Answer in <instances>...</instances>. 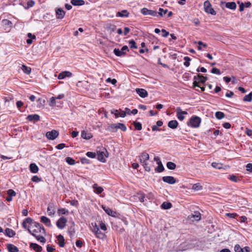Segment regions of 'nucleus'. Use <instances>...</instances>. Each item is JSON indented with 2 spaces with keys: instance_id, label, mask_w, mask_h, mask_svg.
<instances>
[{
  "instance_id": "obj_39",
  "label": "nucleus",
  "mask_w": 252,
  "mask_h": 252,
  "mask_svg": "<svg viewBox=\"0 0 252 252\" xmlns=\"http://www.w3.org/2000/svg\"><path fill=\"white\" fill-rule=\"evenodd\" d=\"M32 236L34 237L37 240L40 241L42 243H45L46 242V239L43 236L33 234H32Z\"/></svg>"
},
{
  "instance_id": "obj_32",
  "label": "nucleus",
  "mask_w": 252,
  "mask_h": 252,
  "mask_svg": "<svg viewBox=\"0 0 252 252\" xmlns=\"http://www.w3.org/2000/svg\"><path fill=\"white\" fill-rule=\"evenodd\" d=\"M93 187L94 189V192L97 194L101 193L103 190V188L101 187L98 186V185L96 184H94L93 185Z\"/></svg>"
},
{
  "instance_id": "obj_4",
  "label": "nucleus",
  "mask_w": 252,
  "mask_h": 252,
  "mask_svg": "<svg viewBox=\"0 0 252 252\" xmlns=\"http://www.w3.org/2000/svg\"><path fill=\"white\" fill-rule=\"evenodd\" d=\"M201 218V215L198 211L194 212L193 214L189 215L188 217V220L189 221L193 222L194 221H199Z\"/></svg>"
},
{
  "instance_id": "obj_53",
  "label": "nucleus",
  "mask_w": 252,
  "mask_h": 252,
  "mask_svg": "<svg viewBox=\"0 0 252 252\" xmlns=\"http://www.w3.org/2000/svg\"><path fill=\"white\" fill-rule=\"evenodd\" d=\"M228 179L230 180H231V181L235 182V183H237L239 181H240V180L238 179V177L234 175H232L230 176L228 178Z\"/></svg>"
},
{
  "instance_id": "obj_42",
  "label": "nucleus",
  "mask_w": 252,
  "mask_h": 252,
  "mask_svg": "<svg viewBox=\"0 0 252 252\" xmlns=\"http://www.w3.org/2000/svg\"><path fill=\"white\" fill-rule=\"evenodd\" d=\"M215 116L218 120H221L225 116L224 114L220 111H217L215 113Z\"/></svg>"
},
{
  "instance_id": "obj_7",
  "label": "nucleus",
  "mask_w": 252,
  "mask_h": 252,
  "mask_svg": "<svg viewBox=\"0 0 252 252\" xmlns=\"http://www.w3.org/2000/svg\"><path fill=\"white\" fill-rule=\"evenodd\" d=\"M59 135V132L56 130H52L50 131H48L46 133V137L49 140H54Z\"/></svg>"
},
{
  "instance_id": "obj_35",
  "label": "nucleus",
  "mask_w": 252,
  "mask_h": 252,
  "mask_svg": "<svg viewBox=\"0 0 252 252\" xmlns=\"http://www.w3.org/2000/svg\"><path fill=\"white\" fill-rule=\"evenodd\" d=\"M118 124H111L108 127L109 131L112 132H116L117 130L119 128Z\"/></svg>"
},
{
  "instance_id": "obj_24",
  "label": "nucleus",
  "mask_w": 252,
  "mask_h": 252,
  "mask_svg": "<svg viewBox=\"0 0 252 252\" xmlns=\"http://www.w3.org/2000/svg\"><path fill=\"white\" fill-rule=\"evenodd\" d=\"M47 211L49 216L54 215L55 211L54 210V206L53 204H49L48 205Z\"/></svg>"
},
{
  "instance_id": "obj_38",
  "label": "nucleus",
  "mask_w": 252,
  "mask_h": 252,
  "mask_svg": "<svg viewBox=\"0 0 252 252\" xmlns=\"http://www.w3.org/2000/svg\"><path fill=\"white\" fill-rule=\"evenodd\" d=\"M58 214L59 216L61 215H68L69 214V211L65 208H61L58 209Z\"/></svg>"
},
{
  "instance_id": "obj_61",
  "label": "nucleus",
  "mask_w": 252,
  "mask_h": 252,
  "mask_svg": "<svg viewBox=\"0 0 252 252\" xmlns=\"http://www.w3.org/2000/svg\"><path fill=\"white\" fill-rule=\"evenodd\" d=\"M86 156L90 158H94L96 156V154L95 153L92 152H88L86 153Z\"/></svg>"
},
{
  "instance_id": "obj_55",
  "label": "nucleus",
  "mask_w": 252,
  "mask_h": 252,
  "mask_svg": "<svg viewBox=\"0 0 252 252\" xmlns=\"http://www.w3.org/2000/svg\"><path fill=\"white\" fill-rule=\"evenodd\" d=\"M7 195L9 196H11V197H13V196H15L16 194V192H15L14 190H13V189H8L7 191Z\"/></svg>"
},
{
  "instance_id": "obj_6",
  "label": "nucleus",
  "mask_w": 252,
  "mask_h": 252,
  "mask_svg": "<svg viewBox=\"0 0 252 252\" xmlns=\"http://www.w3.org/2000/svg\"><path fill=\"white\" fill-rule=\"evenodd\" d=\"M67 221V219L64 217H61L56 222L57 226L60 229L64 228Z\"/></svg>"
},
{
  "instance_id": "obj_48",
  "label": "nucleus",
  "mask_w": 252,
  "mask_h": 252,
  "mask_svg": "<svg viewBox=\"0 0 252 252\" xmlns=\"http://www.w3.org/2000/svg\"><path fill=\"white\" fill-rule=\"evenodd\" d=\"M212 166L215 168L216 169H221L222 168V164L220 163H217V162H212Z\"/></svg>"
},
{
  "instance_id": "obj_63",
  "label": "nucleus",
  "mask_w": 252,
  "mask_h": 252,
  "mask_svg": "<svg viewBox=\"0 0 252 252\" xmlns=\"http://www.w3.org/2000/svg\"><path fill=\"white\" fill-rule=\"evenodd\" d=\"M106 81L107 82H111L112 84L115 85L117 83V80L115 79H111L110 78H108L106 79Z\"/></svg>"
},
{
  "instance_id": "obj_47",
  "label": "nucleus",
  "mask_w": 252,
  "mask_h": 252,
  "mask_svg": "<svg viewBox=\"0 0 252 252\" xmlns=\"http://www.w3.org/2000/svg\"><path fill=\"white\" fill-rule=\"evenodd\" d=\"M168 12L167 9H163L161 8H159V12H158V15H159L161 17H163L166 13Z\"/></svg>"
},
{
  "instance_id": "obj_59",
  "label": "nucleus",
  "mask_w": 252,
  "mask_h": 252,
  "mask_svg": "<svg viewBox=\"0 0 252 252\" xmlns=\"http://www.w3.org/2000/svg\"><path fill=\"white\" fill-rule=\"evenodd\" d=\"M211 73L218 75H220L221 74L220 71L216 67H214L211 69Z\"/></svg>"
},
{
  "instance_id": "obj_3",
  "label": "nucleus",
  "mask_w": 252,
  "mask_h": 252,
  "mask_svg": "<svg viewBox=\"0 0 252 252\" xmlns=\"http://www.w3.org/2000/svg\"><path fill=\"white\" fill-rule=\"evenodd\" d=\"M204 7L205 11L209 14L212 15H215L216 14V11L212 8V5L209 0H206L204 3Z\"/></svg>"
},
{
  "instance_id": "obj_2",
  "label": "nucleus",
  "mask_w": 252,
  "mask_h": 252,
  "mask_svg": "<svg viewBox=\"0 0 252 252\" xmlns=\"http://www.w3.org/2000/svg\"><path fill=\"white\" fill-rule=\"evenodd\" d=\"M32 228H34V229L32 230V233L33 234H36V233H40L45 235V230L43 225L37 222H34L33 226Z\"/></svg>"
},
{
  "instance_id": "obj_18",
  "label": "nucleus",
  "mask_w": 252,
  "mask_h": 252,
  "mask_svg": "<svg viewBox=\"0 0 252 252\" xmlns=\"http://www.w3.org/2000/svg\"><path fill=\"white\" fill-rule=\"evenodd\" d=\"M27 119L29 121L37 122L40 120V116L37 114L29 115Z\"/></svg>"
},
{
  "instance_id": "obj_17",
  "label": "nucleus",
  "mask_w": 252,
  "mask_h": 252,
  "mask_svg": "<svg viewBox=\"0 0 252 252\" xmlns=\"http://www.w3.org/2000/svg\"><path fill=\"white\" fill-rule=\"evenodd\" d=\"M30 247L36 252H41L42 250V247L36 243H30Z\"/></svg>"
},
{
  "instance_id": "obj_34",
  "label": "nucleus",
  "mask_w": 252,
  "mask_h": 252,
  "mask_svg": "<svg viewBox=\"0 0 252 252\" xmlns=\"http://www.w3.org/2000/svg\"><path fill=\"white\" fill-rule=\"evenodd\" d=\"M94 234L97 238L100 239H104L106 237L105 234L104 233L102 232L99 229L98 230V231H97L96 232H95Z\"/></svg>"
},
{
  "instance_id": "obj_57",
  "label": "nucleus",
  "mask_w": 252,
  "mask_h": 252,
  "mask_svg": "<svg viewBox=\"0 0 252 252\" xmlns=\"http://www.w3.org/2000/svg\"><path fill=\"white\" fill-rule=\"evenodd\" d=\"M56 97H52L50 98V101L49 103V105L50 106L53 107L56 105Z\"/></svg>"
},
{
  "instance_id": "obj_28",
  "label": "nucleus",
  "mask_w": 252,
  "mask_h": 252,
  "mask_svg": "<svg viewBox=\"0 0 252 252\" xmlns=\"http://www.w3.org/2000/svg\"><path fill=\"white\" fill-rule=\"evenodd\" d=\"M4 234L9 237H12L15 235V232L12 229L6 228L5 230Z\"/></svg>"
},
{
  "instance_id": "obj_58",
  "label": "nucleus",
  "mask_w": 252,
  "mask_h": 252,
  "mask_svg": "<svg viewBox=\"0 0 252 252\" xmlns=\"http://www.w3.org/2000/svg\"><path fill=\"white\" fill-rule=\"evenodd\" d=\"M143 166L145 169V170L148 172H150L151 171V168L148 166V163L146 162H142Z\"/></svg>"
},
{
  "instance_id": "obj_52",
  "label": "nucleus",
  "mask_w": 252,
  "mask_h": 252,
  "mask_svg": "<svg viewBox=\"0 0 252 252\" xmlns=\"http://www.w3.org/2000/svg\"><path fill=\"white\" fill-rule=\"evenodd\" d=\"M198 47H197V48H198V50H202V47L201 46H203L205 48L207 47V45L205 43H204L203 42H202V41H199L198 42Z\"/></svg>"
},
{
  "instance_id": "obj_25",
  "label": "nucleus",
  "mask_w": 252,
  "mask_h": 252,
  "mask_svg": "<svg viewBox=\"0 0 252 252\" xmlns=\"http://www.w3.org/2000/svg\"><path fill=\"white\" fill-rule=\"evenodd\" d=\"M201 77L200 74H198L197 75L194 76L193 77V88H195V87H200V85H199V82H197V80H199V78Z\"/></svg>"
},
{
  "instance_id": "obj_9",
  "label": "nucleus",
  "mask_w": 252,
  "mask_h": 252,
  "mask_svg": "<svg viewBox=\"0 0 252 252\" xmlns=\"http://www.w3.org/2000/svg\"><path fill=\"white\" fill-rule=\"evenodd\" d=\"M176 111L177 118L180 121H183L185 119L184 115L188 114L187 111H182L180 107H177Z\"/></svg>"
},
{
  "instance_id": "obj_21",
  "label": "nucleus",
  "mask_w": 252,
  "mask_h": 252,
  "mask_svg": "<svg viewBox=\"0 0 252 252\" xmlns=\"http://www.w3.org/2000/svg\"><path fill=\"white\" fill-rule=\"evenodd\" d=\"M7 249L9 252H18L19 251L18 248L11 244L7 245Z\"/></svg>"
},
{
  "instance_id": "obj_15",
  "label": "nucleus",
  "mask_w": 252,
  "mask_h": 252,
  "mask_svg": "<svg viewBox=\"0 0 252 252\" xmlns=\"http://www.w3.org/2000/svg\"><path fill=\"white\" fill-rule=\"evenodd\" d=\"M139 160L140 163L146 162L149 159V155L146 152L142 153L139 157Z\"/></svg>"
},
{
  "instance_id": "obj_45",
  "label": "nucleus",
  "mask_w": 252,
  "mask_h": 252,
  "mask_svg": "<svg viewBox=\"0 0 252 252\" xmlns=\"http://www.w3.org/2000/svg\"><path fill=\"white\" fill-rule=\"evenodd\" d=\"M65 160V161L69 165H73L75 163L74 159L70 157H66Z\"/></svg>"
},
{
  "instance_id": "obj_41",
  "label": "nucleus",
  "mask_w": 252,
  "mask_h": 252,
  "mask_svg": "<svg viewBox=\"0 0 252 252\" xmlns=\"http://www.w3.org/2000/svg\"><path fill=\"white\" fill-rule=\"evenodd\" d=\"M166 166L170 170H174L176 167V165L171 161H168L166 163Z\"/></svg>"
},
{
  "instance_id": "obj_22",
  "label": "nucleus",
  "mask_w": 252,
  "mask_h": 252,
  "mask_svg": "<svg viewBox=\"0 0 252 252\" xmlns=\"http://www.w3.org/2000/svg\"><path fill=\"white\" fill-rule=\"evenodd\" d=\"M40 221L48 226H52L50 219L45 216H42L40 218Z\"/></svg>"
},
{
  "instance_id": "obj_8",
  "label": "nucleus",
  "mask_w": 252,
  "mask_h": 252,
  "mask_svg": "<svg viewBox=\"0 0 252 252\" xmlns=\"http://www.w3.org/2000/svg\"><path fill=\"white\" fill-rule=\"evenodd\" d=\"M56 16L58 19H62L64 18L65 12L62 8H56L55 9Z\"/></svg>"
},
{
  "instance_id": "obj_30",
  "label": "nucleus",
  "mask_w": 252,
  "mask_h": 252,
  "mask_svg": "<svg viewBox=\"0 0 252 252\" xmlns=\"http://www.w3.org/2000/svg\"><path fill=\"white\" fill-rule=\"evenodd\" d=\"M104 152L103 151L97 152V159L102 162H105L106 160L104 157Z\"/></svg>"
},
{
  "instance_id": "obj_14",
  "label": "nucleus",
  "mask_w": 252,
  "mask_h": 252,
  "mask_svg": "<svg viewBox=\"0 0 252 252\" xmlns=\"http://www.w3.org/2000/svg\"><path fill=\"white\" fill-rule=\"evenodd\" d=\"M220 3L221 5L225 3V7L231 10H235L237 7L236 4L235 2H225V1H221Z\"/></svg>"
},
{
  "instance_id": "obj_64",
  "label": "nucleus",
  "mask_w": 252,
  "mask_h": 252,
  "mask_svg": "<svg viewBox=\"0 0 252 252\" xmlns=\"http://www.w3.org/2000/svg\"><path fill=\"white\" fill-rule=\"evenodd\" d=\"M246 169L249 172H252V163H248L246 165Z\"/></svg>"
},
{
  "instance_id": "obj_50",
  "label": "nucleus",
  "mask_w": 252,
  "mask_h": 252,
  "mask_svg": "<svg viewBox=\"0 0 252 252\" xmlns=\"http://www.w3.org/2000/svg\"><path fill=\"white\" fill-rule=\"evenodd\" d=\"M237 221H239L241 223H248V218L244 216H241L239 217V220H237Z\"/></svg>"
},
{
  "instance_id": "obj_12",
  "label": "nucleus",
  "mask_w": 252,
  "mask_h": 252,
  "mask_svg": "<svg viewBox=\"0 0 252 252\" xmlns=\"http://www.w3.org/2000/svg\"><path fill=\"white\" fill-rule=\"evenodd\" d=\"M72 75L71 72L69 71H64L61 72L58 76V79H63L65 77H70Z\"/></svg>"
},
{
  "instance_id": "obj_11",
  "label": "nucleus",
  "mask_w": 252,
  "mask_h": 252,
  "mask_svg": "<svg viewBox=\"0 0 252 252\" xmlns=\"http://www.w3.org/2000/svg\"><path fill=\"white\" fill-rule=\"evenodd\" d=\"M162 181L169 184H174L176 182L175 178L172 176H164L162 178Z\"/></svg>"
},
{
  "instance_id": "obj_62",
  "label": "nucleus",
  "mask_w": 252,
  "mask_h": 252,
  "mask_svg": "<svg viewBox=\"0 0 252 252\" xmlns=\"http://www.w3.org/2000/svg\"><path fill=\"white\" fill-rule=\"evenodd\" d=\"M119 128L121 129L122 131H125L126 130V127L124 124L118 123Z\"/></svg>"
},
{
  "instance_id": "obj_51",
  "label": "nucleus",
  "mask_w": 252,
  "mask_h": 252,
  "mask_svg": "<svg viewBox=\"0 0 252 252\" xmlns=\"http://www.w3.org/2000/svg\"><path fill=\"white\" fill-rule=\"evenodd\" d=\"M129 45L130 48H134V49L137 48V46L136 45V42L133 39L129 41Z\"/></svg>"
},
{
  "instance_id": "obj_60",
  "label": "nucleus",
  "mask_w": 252,
  "mask_h": 252,
  "mask_svg": "<svg viewBox=\"0 0 252 252\" xmlns=\"http://www.w3.org/2000/svg\"><path fill=\"white\" fill-rule=\"evenodd\" d=\"M207 80L208 78L207 77L203 76L201 74V77L199 78V82H200L202 84H204Z\"/></svg>"
},
{
  "instance_id": "obj_13",
  "label": "nucleus",
  "mask_w": 252,
  "mask_h": 252,
  "mask_svg": "<svg viewBox=\"0 0 252 252\" xmlns=\"http://www.w3.org/2000/svg\"><path fill=\"white\" fill-rule=\"evenodd\" d=\"M136 93L141 97L145 98L148 95L147 91L144 89L137 88L135 89Z\"/></svg>"
},
{
  "instance_id": "obj_40",
  "label": "nucleus",
  "mask_w": 252,
  "mask_h": 252,
  "mask_svg": "<svg viewBox=\"0 0 252 252\" xmlns=\"http://www.w3.org/2000/svg\"><path fill=\"white\" fill-rule=\"evenodd\" d=\"M22 69L23 71V72L27 74H30L31 72V68L30 67H28L24 64L22 65Z\"/></svg>"
},
{
  "instance_id": "obj_43",
  "label": "nucleus",
  "mask_w": 252,
  "mask_h": 252,
  "mask_svg": "<svg viewBox=\"0 0 252 252\" xmlns=\"http://www.w3.org/2000/svg\"><path fill=\"white\" fill-rule=\"evenodd\" d=\"M244 101L251 102L252 100V92L247 95H246L243 98Z\"/></svg>"
},
{
  "instance_id": "obj_20",
  "label": "nucleus",
  "mask_w": 252,
  "mask_h": 252,
  "mask_svg": "<svg viewBox=\"0 0 252 252\" xmlns=\"http://www.w3.org/2000/svg\"><path fill=\"white\" fill-rule=\"evenodd\" d=\"M167 126L170 128L174 129L178 127V122L176 120H171L168 123Z\"/></svg>"
},
{
  "instance_id": "obj_31",
  "label": "nucleus",
  "mask_w": 252,
  "mask_h": 252,
  "mask_svg": "<svg viewBox=\"0 0 252 252\" xmlns=\"http://www.w3.org/2000/svg\"><path fill=\"white\" fill-rule=\"evenodd\" d=\"M30 171L32 173H36L38 171V167L35 163H31L30 165Z\"/></svg>"
},
{
  "instance_id": "obj_5",
  "label": "nucleus",
  "mask_w": 252,
  "mask_h": 252,
  "mask_svg": "<svg viewBox=\"0 0 252 252\" xmlns=\"http://www.w3.org/2000/svg\"><path fill=\"white\" fill-rule=\"evenodd\" d=\"M140 11L144 15H151L154 17L158 16V12L157 11L148 9L146 7L142 8Z\"/></svg>"
},
{
  "instance_id": "obj_44",
  "label": "nucleus",
  "mask_w": 252,
  "mask_h": 252,
  "mask_svg": "<svg viewBox=\"0 0 252 252\" xmlns=\"http://www.w3.org/2000/svg\"><path fill=\"white\" fill-rule=\"evenodd\" d=\"M133 125L136 130H140L142 128V124L140 122H133Z\"/></svg>"
},
{
  "instance_id": "obj_29",
  "label": "nucleus",
  "mask_w": 252,
  "mask_h": 252,
  "mask_svg": "<svg viewBox=\"0 0 252 252\" xmlns=\"http://www.w3.org/2000/svg\"><path fill=\"white\" fill-rule=\"evenodd\" d=\"M70 2L74 6H81L85 4L83 0H71Z\"/></svg>"
},
{
  "instance_id": "obj_49",
  "label": "nucleus",
  "mask_w": 252,
  "mask_h": 252,
  "mask_svg": "<svg viewBox=\"0 0 252 252\" xmlns=\"http://www.w3.org/2000/svg\"><path fill=\"white\" fill-rule=\"evenodd\" d=\"M184 60L185 61L184 63V65L187 67L189 66L190 65L189 62L191 61V59L188 56H186L184 57Z\"/></svg>"
},
{
  "instance_id": "obj_36",
  "label": "nucleus",
  "mask_w": 252,
  "mask_h": 252,
  "mask_svg": "<svg viewBox=\"0 0 252 252\" xmlns=\"http://www.w3.org/2000/svg\"><path fill=\"white\" fill-rule=\"evenodd\" d=\"M115 55L118 57H121L126 55V52L119 50V49L115 48L113 51Z\"/></svg>"
},
{
  "instance_id": "obj_27",
  "label": "nucleus",
  "mask_w": 252,
  "mask_h": 252,
  "mask_svg": "<svg viewBox=\"0 0 252 252\" xmlns=\"http://www.w3.org/2000/svg\"><path fill=\"white\" fill-rule=\"evenodd\" d=\"M74 223L72 222V225L69 227L68 229V233L70 238L73 237L75 234V228H74Z\"/></svg>"
},
{
  "instance_id": "obj_23",
  "label": "nucleus",
  "mask_w": 252,
  "mask_h": 252,
  "mask_svg": "<svg viewBox=\"0 0 252 252\" xmlns=\"http://www.w3.org/2000/svg\"><path fill=\"white\" fill-rule=\"evenodd\" d=\"M81 137L83 139L88 140L91 139L93 137V135L91 133L88 132L85 130H83L81 132Z\"/></svg>"
},
{
  "instance_id": "obj_16",
  "label": "nucleus",
  "mask_w": 252,
  "mask_h": 252,
  "mask_svg": "<svg viewBox=\"0 0 252 252\" xmlns=\"http://www.w3.org/2000/svg\"><path fill=\"white\" fill-rule=\"evenodd\" d=\"M102 208L104 210L105 213L107 214L108 215L111 216L112 217H115V215L117 214L116 212L113 211L110 208L106 206H104L103 205L102 206Z\"/></svg>"
},
{
  "instance_id": "obj_37",
  "label": "nucleus",
  "mask_w": 252,
  "mask_h": 252,
  "mask_svg": "<svg viewBox=\"0 0 252 252\" xmlns=\"http://www.w3.org/2000/svg\"><path fill=\"white\" fill-rule=\"evenodd\" d=\"M172 207V204L170 202H164L161 205V208L163 209H169Z\"/></svg>"
},
{
  "instance_id": "obj_46",
  "label": "nucleus",
  "mask_w": 252,
  "mask_h": 252,
  "mask_svg": "<svg viewBox=\"0 0 252 252\" xmlns=\"http://www.w3.org/2000/svg\"><path fill=\"white\" fill-rule=\"evenodd\" d=\"M203 189L202 186L200 185V183H196L193 185L192 189L195 190H201Z\"/></svg>"
},
{
  "instance_id": "obj_54",
  "label": "nucleus",
  "mask_w": 252,
  "mask_h": 252,
  "mask_svg": "<svg viewBox=\"0 0 252 252\" xmlns=\"http://www.w3.org/2000/svg\"><path fill=\"white\" fill-rule=\"evenodd\" d=\"M80 161L82 164H89L90 163V160L85 157L80 158Z\"/></svg>"
},
{
  "instance_id": "obj_19",
  "label": "nucleus",
  "mask_w": 252,
  "mask_h": 252,
  "mask_svg": "<svg viewBox=\"0 0 252 252\" xmlns=\"http://www.w3.org/2000/svg\"><path fill=\"white\" fill-rule=\"evenodd\" d=\"M57 238L58 241L59 246L60 247H63L65 245L63 236L61 234H59L58 236H57Z\"/></svg>"
},
{
  "instance_id": "obj_1",
  "label": "nucleus",
  "mask_w": 252,
  "mask_h": 252,
  "mask_svg": "<svg viewBox=\"0 0 252 252\" xmlns=\"http://www.w3.org/2000/svg\"><path fill=\"white\" fill-rule=\"evenodd\" d=\"M201 122V119L200 117L193 116L190 118L189 121L188 122L187 125L192 127L197 128L199 126Z\"/></svg>"
},
{
  "instance_id": "obj_56",
  "label": "nucleus",
  "mask_w": 252,
  "mask_h": 252,
  "mask_svg": "<svg viewBox=\"0 0 252 252\" xmlns=\"http://www.w3.org/2000/svg\"><path fill=\"white\" fill-rule=\"evenodd\" d=\"M25 221L26 222V223H29L31 225V227H32L33 226V222L34 221H33V220L31 218H27L25 220Z\"/></svg>"
},
{
  "instance_id": "obj_10",
  "label": "nucleus",
  "mask_w": 252,
  "mask_h": 252,
  "mask_svg": "<svg viewBox=\"0 0 252 252\" xmlns=\"http://www.w3.org/2000/svg\"><path fill=\"white\" fill-rule=\"evenodd\" d=\"M234 251L235 252H250V248L248 246L242 248L239 244H236L234 247Z\"/></svg>"
},
{
  "instance_id": "obj_26",
  "label": "nucleus",
  "mask_w": 252,
  "mask_h": 252,
  "mask_svg": "<svg viewBox=\"0 0 252 252\" xmlns=\"http://www.w3.org/2000/svg\"><path fill=\"white\" fill-rule=\"evenodd\" d=\"M129 16V13L126 10H123L121 11H119L116 14L117 17H127Z\"/></svg>"
},
{
  "instance_id": "obj_33",
  "label": "nucleus",
  "mask_w": 252,
  "mask_h": 252,
  "mask_svg": "<svg viewBox=\"0 0 252 252\" xmlns=\"http://www.w3.org/2000/svg\"><path fill=\"white\" fill-rule=\"evenodd\" d=\"M157 164L158 166L155 168V171L160 173L164 170V167L161 161L158 162Z\"/></svg>"
}]
</instances>
